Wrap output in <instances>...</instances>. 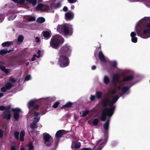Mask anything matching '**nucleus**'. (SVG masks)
<instances>
[{
	"label": "nucleus",
	"mask_w": 150,
	"mask_h": 150,
	"mask_svg": "<svg viewBox=\"0 0 150 150\" xmlns=\"http://www.w3.org/2000/svg\"><path fill=\"white\" fill-rule=\"evenodd\" d=\"M62 4L61 2H59L55 4L53 6V8L54 9H57L59 8L61 6Z\"/></svg>",
	"instance_id": "nucleus-29"
},
{
	"label": "nucleus",
	"mask_w": 150,
	"mask_h": 150,
	"mask_svg": "<svg viewBox=\"0 0 150 150\" xmlns=\"http://www.w3.org/2000/svg\"><path fill=\"white\" fill-rule=\"evenodd\" d=\"M4 96V94L3 93H0V98H1Z\"/></svg>",
	"instance_id": "nucleus-57"
},
{
	"label": "nucleus",
	"mask_w": 150,
	"mask_h": 150,
	"mask_svg": "<svg viewBox=\"0 0 150 150\" xmlns=\"http://www.w3.org/2000/svg\"><path fill=\"white\" fill-rule=\"evenodd\" d=\"M59 102H56L53 105V107L54 108H57V106H58V105H59Z\"/></svg>",
	"instance_id": "nucleus-46"
},
{
	"label": "nucleus",
	"mask_w": 150,
	"mask_h": 150,
	"mask_svg": "<svg viewBox=\"0 0 150 150\" xmlns=\"http://www.w3.org/2000/svg\"><path fill=\"white\" fill-rule=\"evenodd\" d=\"M19 133L18 132H16L14 133V137L16 139H19Z\"/></svg>",
	"instance_id": "nucleus-37"
},
{
	"label": "nucleus",
	"mask_w": 150,
	"mask_h": 150,
	"mask_svg": "<svg viewBox=\"0 0 150 150\" xmlns=\"http://www.w3.org/2000/svg\"><path fill=\"white\" fill-rule=\"evenodd\" d=\"M112 64L113 66L117 68V62L116 61H113L112 62Z\"/></svg>",
	"instance_id": "nucleus-41"
},
{
	"label": "nucleus",
	"mask_w": 150,
	"mask_h": 150,
	"mask_svg": "<svg viewBox=\"0 0 150 150\" xmlns=\"http://www.w3.org/2000/svg\"><path fill=\"white\" fill-rule=\"evenodd\" d=\"M56 99L54 96L47 97L45 99V100L48 103H51L54 101Z\"/></svg>",
	"instance_id": "nucleus-21"
},
{
	"label": "nucleus",
	"mask_w": 150,
	"mask_h": 150,
	"mask_svg": "<svg viewBox=\"0 0 150 150\" xmlns=\"http://www.w3.org/2000/svg\"><path fill=\"white\" fill-rule=\"evenodd\" d=\"M35 59V57L33 56V57L31 58V60L32 61H34Z\"/></svg>",
	"instance_id": "nucleus-58"
},
{
	"label": "nucleus",
	"mask_w": 150,
	"mask_h": 150,
	"mask_svg": "<svg viewBox=\"0 0 150 150\" xmlns=\"http://www.w3.org/2000/svg\"><path fill=\"white\" fill-rule=\"evenodd\" d=\"M110 79L109 77L107 75H105L103 79L104 83L106 84H108L110 82Z\"/></svg>",
	"instance_id": "nucleus-22"
},
{
	"label": "nucleus",
	"mask_w": 150,
	"mask_h": 150,
	"mask_svg": "<svg viewBox=\"0 0 150 150\" xmlns=\"http://www.w3.org/2000/svg\"><path fill=\"white\" fill-rule=\"evenodd\" d=\"M3 135V132L0 129V137H2Z\"/></svg>",
	"instance_id": "nucleus-52"
},
{
	"label": "nucleus",
	"mask_w": 150,
	"mask_h": 150,
	"mask_svg": "<svg viewBox=\"0 0 150 150\" xmlns=\"http://www.w3.org/2000/svg\"><path fill=\"white\" fill-rule=\"evenodd\" d=\"M57 30L60 33L67 36L71 35L73 32L72 25L68 24L58 25Z\"/></svg>",
	"instance_id": "nucleus-4"
},
{
	"label": "nucleus",
	"mask_w": 150,
	"mask_h": 150,
	"mask_svg": "<svg viewBox=\"0 0 150 150\" xmlns=\"http://www.w3.org/2000/svg\"><path fill=\"white\" fill-rule=\"evenodd\" d=\"M74 16L73 13L71 12H68L65 14L66 19L67 21H70L73 19Z\"/></svg>",
	"instance_id": "nucleus-14"
},
{
	"label": "nucleus",
	"mask_w": 150,
	"mask_h": 150,
	"mask_svg": "<svg viewBox=\"0 0 150 150\" xmlns=\"http://www.w3.org/2000/svg\"><path fill=\"white\" fill-rule=\"evenodd\" d=\"M4 63L2 61H0V69L3 71L6 74H8L10 70L9 69H6L5 67L1 65V64H4Z\"/></svg>",
	"instance_id": "nucleus-15"
},
{
	"label": "nucleus",
	"mask_w": 150,
	"mask_h": 150,
	"mask_svg": "<svg viewBox=\"0 0 150 150\" xmlns=\"http://www.w3.org/2000/svg\"><path fill=\"white\" fill-rule=\"evenodd\" d=\"M43 137L45 144L48 146L52 145L53 140L51 136L47 133H44Z\"/></svg>",
	"instance_id": "nucleus-9"
},
{
	"label": "nucleus",
	"mask_w": 150,
	"mask_h": 150,
	"mask_svg": "<svg viewBox=\"0 0 150 150\" xmlns=\"http://www.w3.org/2000/svg\"><path fill=\"white\" fill-rule=\"evenodd\" d=\"M15 2L19 3L20 4H23L25 2V0H12Z\"/></svg>",
	"instance_id": "nucleus-34"
},
{
	"label": "nucleus",
	"mask_w": 150,
	"mask_h": 150,
	"mask_svg": "<svg viewBox=\"0 0 150 150\" xmlns=\"http://www.w3.org/2000/svg\"><path fill=\"white\" fill-rule=\"evenodd\" d=\"M29 4H32L33 6H35L37 3L36 0H26ZM39 2H41L42 0H38Z\"/></svg>",
	"instance_id": "nucleus-25"
},
{
	"label": "nucleus",
	"mask_w": 150,
	"mask_h": 150,
	"mask_svg": "<svg viewBox=\"0 0 150 150\" xmlns=\"http://www.w3.org/2000/svg\"><path fill=\"white\" fill-rule=\"evenodd\" d=\"M81 146V143L79 142L74 143L72 144L71 147L72 149H78Z\"/></svg>",
	"instance_id": "nucleus-18"
},
{
	"label": "nucleus",
	"mask_w": 150,
	"mask_h": 150,
	"mask_svg": "<svg viewBox=\"0 0 150 150\" xmlns=\"http://www.w3.org/2000/svg\"><path fill=\"white\" fill-rule=\"evenodd\" d=\"M37 56L36 55V54H35L33 55V57H35V58L36 57H37Z\"/></svg>",
	"instance_id": "nucleus-63"
},
{
	"label": "nucleus",
	"mask_w": 150,
	"mask_h": 150,
	"mask_svg": "<svg viewBox=\"0 0 150 150\" xmlns=\"http://www.w3.org/2000/svg\"><path fill=\"white\" fill-rule=\"evenodd\" d=\"M96 96L95 95H91L90 97V99L91 101H94L95 100Z\"/></svg>",
	"instance_id": "nucleus-40"
},
{
	"label": "nucleus",
	"mask_w": 150,
	"mask_h": 150,
	"mask_svg": "<svg viewBox=\"0 0 150 150\" xmlns=\"http://www.w3.org/2000/svg\"><path fill=\"white\" fill-rule=\"evenodd\" d=\"M26 7L27 8H29V4H27L26 5Z\"/></svg>",
	"instance_id": "nucleus-61"
},
{
	"label": "nucleus",
	"mask_w": 150,
	"mask_h": 150,
	"mask_svg": "<svg viewBox=\"0 0 150 150\" xmlns=\"http://www.w3.org/2000/svg\"><path fill=\"white\" fill-rule=\"evenodd\" d=\"M29 64V62H27L26 63V66H28Z\"/></svg>",
	"instance_id": "nucleus-62"
},
{
	"label": "nucleus",
	"mask_w": 150,
	"mask_h": 150,
	"mask_svg": "<svg viewBox=\"0 0 150 150\" xmlns=\"http://www.w3.org/2000/svg\"><path fill=\"white\" fill-rule=\"evenodd\" d=\"M138 36L146 39L150 37V17H145L140 20L135 27Z\"/></svg>",
	"instance_id": "nucleus-2"
},
{
	"label": "nucleus",
	"mask_w": 150,
	"mask_h": 150,
	"mask_svg": "<svg viewBox=\"0 0 150 150\" xmlns=\"http://www.w3.org/2000/svg\"><path fill=\"white\" fill-rule=\"evenodd\" d=\"M98 122V120L97 119H94L93 122V123L95 125H97Z\"/></svg>",
	"instance_id": "nucleus-38"
},
{
	"label": "nucleus",
	"mask_w": 150,
	"mask_h": 150,
	"mask_svg": "<svg viewBox=\"0 0 150 150\" xmlns=\"http://www.w3.org/2000/svg\"><path fill=\"white\" fill-rule=\"evenodd\" d=\"M12 45V42L8 41L4 42L1 44V45L3 47H8Z\"/></svg>",
	"instance_id": "nucleus-23"
},
{
	"label": "nucleus",
	"mask_w": 150,
	"mask_h": 150,
	"mask_svg": "<svg viewBox=\"0 0 150 150\" xmlns=\"http://www.w3.org/2000/svg\"><path fill=\"white\" fill-rule=\"evenodd\" d=\"M72 47L69 44H65L60 48L57 55V63L60 67H65L69 65V58L70 56Z\"/></svg>",
	"instance_id": "nucleus-3"
},
{
	"label": "nucleus",
	"mask_w": 150,
	"mask_h": 150,
	"mask_svg": "<svg viewBox=\"0 0 150 150\" xmlns=\"http://www.w3.org/2000/svg\"><path fill=\"white\" fill-rule=\"evenodd\" d=\"M12 84L9 82L7 83L5 86H4L1 88V91L4 92H5L7 90L10 89L12 87Z\"/></svg>",
	"instance_id": "nucleus-11"
},
{
	"label": "nucleus",
	"mask_w": 150,
	"mask_h": 150,
	"mask_svg": "<svg viewBox=\"0 0 150 150\" xmlns=\"http://www.w3.org/2000/svg\"><path fill=\"white\" fill-rule=\"evenodd\" d=\"M31 79V76L30 75H27L25 77V79L26 81H28Z\"/></svg>",
	"instance_id": "nucleus-45"
},
{
	"label": "nucleus",
	"mask_w": 150,
	"mask_h": 150,
	"mask_svg": "<svg viewBox=\"0 0 150 150\" xmlns=\"http://www.w3.org/2000/svg\"><path fill=\"white\" fill-rule=\"evenodd\" d=\"M68 2L70 3H74L77 0H67Z\"/></svg>",
	"instance_id": "nucleus-48"
},
{
	"label": "nucleus",
	"mask_w": 150,
	"mask_h": 150,
	"mask_svg": "<svg viewBox=\"0 0 150 150\" xmlns=\"http://www.w3.org/2000/svg\"><path fill=\"white\" fill-rule=\"evenodd\" d=\"M30 134H33L34 133V132L33 131H31L29 133Z\"/></svg>",
	"instance_id": "nucleus-59"
},
{
	"label": "nucleus",
	"mask_w": 150,
	"mask_h": 150,
	"mask_svg": "<svg viewBox=\"0 0 150 150\" xmlns=\"http://www.w3.org/2000/svg\"><path fill=\"white\" fill-rule=\"evenodd\" d=\"M36 100L35 99H33L30 100L28 103V106L29 108L30 109V110L29 111L28 114L27 115V117L29 116V114L31 115L33 114V117H40V113L34 112L33 113L32 110L31 109L34 108L35 109L38 108L39 106L37 105L35 106L36 103Z\"/></svg>",
	"instance_id": "nucleus-6"
},
{
	"label": "nucleus",
	"mask_w": 150,
	"mask_h": 150,
	"mask_svg": "<svg viewBox=\"0 0 150 150\" xmlns=\"http://www.w3.org/2000/svg\"><path fill=\"white\" fill-rule=\"evenodd\" d=\"M98 57L100 60L101 62L105 63L106 62L107 60L101 51L99 52Z\"/></svg>",
	"instance_id": "nucleus-12"
},
{
	"label": "nucleus",
	"mask_w": 150,
	"mask_h": 150,
	"mask_svg": "<svg viewBox=\"0 0 150 150\" xmlns=\"http://www.w3.org/2000/svg\"><path fill=\"white\" fill-rule=\"evenodd\" d=\"M96 97L98 99H100L102 95V93L101 91H97L96 93Z\"/></svg>",
	"instance_id": "nucleus-28"
},
{
	"label": "nucleus",
	"mask_w": 150,
	"mask_h": 150,
	"mask_svg": "<svg viewBox=\"0 0 150 150\" xmlns=\"http://www.w3.org/2000/svg\"><path fill=\"white\" fill-rule=\"evenodd\" d=\"M110 123V120H107L106 122L104 124L103 128L107 132L109 128V125Z\"/></svg>",
	"instance_id": "nucleus-19"
},
{
	"label": "nucleus",
	"mask_w": 150,
	"mask_h": 150,
	"mask_svg": "<svg viewBox=\"0 0 150 150\" xmlns=\"http://www.w3.org/2000/svg\"><path fill=\"white\" fill-rule=\"evenodd\" d=\"M13 51V50H7L6 49H4L0 50V54H5L7 53H9Z\"/></svg>",
	"instance_id": "nucleus-20"
},
{
	"label": "nucleus",
	"mask_w": 150,
	"mask_h": 150,
	"mask_svg": "<svg viewBox=\"0 0 150 150\" xmlns=\"http://www.w3.org/2000/svg\"><path fill=\"white\" fill-rule=\"evenodd\" d=\"M25 135V131L24 130H22L20 134V140L21 141H24V137Z\"/></svg>",
	"instance_id": "nucleus-26"
},
{
	"label": "nucleus",
	"mask_w": 150,
	"mask_h": 150,
	"mask_svg": "<svg viewBox=\"0 0 150 150\" xmlns=\"http://www.w3.org/2000/svg\"><path fill=\"white\" fill-rule=\"evenodd\" d=\"M108 139L107 136H104L97 140L93 150H101L105 144Z\"/></svg>",
	"instance_id": "nucleus-7"
},
{
	"label": "nucleus",
	"mask_w": 150,
	"mask_h": 150,
	"mask_svg": "<svg viewBox=\"0 0 150 150\" xmlns=\"http://www.w3.org/2000/svg\"><path fill=\"white\" fill-rule=\"evenodd\" d=\"M40 118V117H33V122L36 123H37L39 121Z\"/></svg>",
	"instance_id": "nucleus-36"
},
{
	"label": "nucleus",
	"mask_w": 150,
	"mask_h": 150,
	"mask_svg": "<svg viewBox=\"0 0 150 150\" xmlns=\"http://www.w3.org/2000/svg\"><path fill=\"white\" fill-rule=\"evenodd\" d=\"M63 131L62 130H59L58 131L56 134V137L58 138H60L62 135Z\"/></svg>",
	"instance_id": "nucleus-24"
},
{
	"label": "nucleus",
	"mask_w": 150,
	"mask_h": 150,
	"mask_svg": "<svg viewBox=\"0 0 150 150\" xmlns=\"http://www.w3.org/2000/svg\"><path fill=\"white\" fill-rule=\"evenodd\" d=\"M96 68V67L95 66H93L91 67V69L92 70H94Z\"/></svg>",
	"instance_id": "nucleus-55"
},
{
	"label": "nucleus",
	"mask_w": 150,
	"mask_h": 150,
	"mask_svg": "<svg viewBox=\"0 0 150 150\" xmlns=\"http://www.w3.org/2000/svg\"><path fill=\"white\" fill-rule=\"evenodd\" d=\"M72 105V103L69 102L65 104L62 107H61V108H69Z\"/></svg>",
	"instance_id": "nucleus-31"
},
{
	"label": "nucleus",
	"mask_w": 150,
	"mask_h": 150,
	"mask_svg": "<svg viewBox=\"0 0 150 150\" xmlns=\"http://www.w3.org/2000/svg\"><path fill=\"white\" fill-rule=\"evenodd\" d=\"M90 112V111L88 110H83L82 111V115H81V116L84 117L86 116Z\"/></svg>",
	"instance_id": "nucleus-32"
},
{
	"label": "nucleus",
	"mask_w": 150,
	"mask_h": 150,
	"mask_svg": "<svg viewBox=\"0 0 150 150\" xmlns=\"http://www.w3.org/2000/svg\"><path fill=\"white\" fill-rule=\"evenodd\" d=\"M134 78L133 75L131 74L124 78L122 80H119V76L117 74H114L112 77V81L115 86L112 92L111 96L104 99L102 101L103 106L108 105L109 108H105L102 111L101 118L102 121H105L106 115L111 117L113 114L115 106L113 105L116 102L119 97L123 94L129 93L130 81Z\"/></svg>",
	"instance_id": "nucleus-1"
},
{
	"label": "nucleus",
	"mask_w": 150,
	"mask_h": 150,
	"mask_svg": "<svg viewBox=\"0 0 150 150\" xmlns=\"http://www.w3.org/2000/svg\"><path fill=\"white\" fill-rule=\"evenodd\" d=\"M2 17H3V18H1H1H0V20H1V22H2L4 20V18H5L4 15H2Z\"/></svg>",
	"instance_id": "nucleus-56"
},
{
	"label": "nucleus",
	"mask_w": 150,
	"mask_h": 150,
	"mask_svg": "<svg viewBox=\"0 0 150 150\" xmlns=\"http://www.w3.org/2000/svg\"><path fill=\"white\" fill-rule=\"evenodd\" d=\"M28 147L29 150H34V146L33 144H30L29 145Z\"/></svg>",
	"instance_id": "nucleus-44"
},
{
	"label": "nucleus",
	"mask_w": 150,
	"mask_h": 150,
	"mask_svg": "<svg viewBox=\"0 0 150 150\" xmlns=\"http://www.w3.org/2000/svg\"><path fill=\"white\" fill-rule=\"evenodd\" d=\"M35 41L37 42H39L40 41V38L38 37H36L35 38Z\"/></svg>",
	"instance_id": "nucleus-51"
},
{
	"label": "nucleus",
	"mask_w": 150,
	"mask_h": 150,
	"mask_svg": "<svg viewBox=\"0 0 150 150\" xmlns=\"http://www.w3.org/2000/svg\"><path fill=\"white\" fill-rule=\"evenodd\" d=\"M10 106H0V110H6L8 109H9L10 108Z\"/></svg>",
	"instance_id": "nucleus-33"
},
{
	"label": "nucleus",
	"mask_w": 150,
	"mask_h": 150,
	"mask_svg": "<svg viewBox=\"0 0 150 150\" xmlns=\"http://www.w3.org/2000/svg\"><path fill=\"white\" fill-rule=\"evenodd\" d=\"M43 34L44 38L45 39H48L51 37L50 32L48 31H43Z\"/></svg>",
	"instance_id": "nucleus-17"
},
{
	"label": "nucleus",
	"mask_w": 150,
	"mask_h": 150,
	"mask_svg": "<svg viewBox=\"0 0 150 150\" xmlns=\"http://www.w3.org/2000/svg\"><path fill=\"white\" fill-rule=\"evenodd\" d=\"M64 42V39L58 35H55L52 37L50 42V46L54 49H57L61 43Z\"/></svg>",
	"instance_id": "nucleus-5"
},
{
	"label": "nucleus",
	"mask_w": 150,
	"mask_h": 150,
	"mask_svg": "<svg viewBox=\"0 0 150 150\" xmlns=\"http://www.w3.org/2000/svg\"><path fill=\"white\" fill-rule=\"evenodd\" d=\"M81 150H93L90 148H84L82 149Z\"/></svg>",
	"instance_id": "nucleus-49"
},
{
	"label": "nucleus",
	"mask_w": 150,
	"mask_h": 150,
	"mask_svg": "<svg viewBox=\"0 0 150 150\" xmlns=\"http://www.w3.org/2000/svg\"><path fill=\"white\" fill-rule=\"evenodd\" d=\"M145 4L148 7H150V0H147Z\"/></svg>",
	"instance_id": "nucleus-43"
},
{
	"label": "nucleus",
	"mask_w": 150,
	"mask_h": 150,
	"mask_svg": "<svg viewBox=\"0 0 150 150\" xmlns=\"http://www.w3.org/2000/svg\"><path fill=\"white\" fill-rule=\"evenodd\" d=\"M11 150H16L15 147L14 146H12L11 148Z\"/></svg>",
	"instance_id": "nucleus-54"
},
{
	"label": "nucleus",
	"mask_w": 150,
	"mask_h": 150,
	"mask_svg": "<svg viewBox=\"0 0 150 150\" xmlns=\"http://www.w3.org/2000/svg\"><path fill=\"white\" fill-rule=\"evenodd\" d=\"M20 150H25L23 148H21L20 149Z\"/></svg>",
	"instance_id": "nucleus-64"
},
{
	"label": "nucleus",
	"mask_w": 150,
	"mask_h": 150,
	"mask_svg": "<svg viewBox=\"0 0 150 150\" xmlns=\"http://www.w3.org/2000/svg\"><path fill=\"white\" fill-rule=\"evenodd\" d=\"M41 52V51L40 50H39L37 52V54H38V55L37 56V57L38 58H39L40 57V53Z\"/></svg>",
	"instance_id": "nucleus-50"
},
{
	"label": "nucleus",
	"mask_w": 150,
	"mask_h": 150,
	"mask_svg": "<svg viewBox=\"0 0 150 150\" xmlns=\"http://www.w3.org/2000/svg\"><path fill=\"white\" fill-rule=\"evenodd\" d=\"M16 16L13 15L11 16L8 18V19L9 21H11L14 20L16 18Z\"/></svg>",
	"instance_id": "nucleus-39"
},
{
	"label": "nucleus",
	"mask_w": 150,
	"mask_h": 150,
	"mask_svg": "<svg viewBox=\"0 0 150 150\" xmlns=\"http://www.w3.org/2000/svg\"><path fill=\"white\" fill-rule=\"evenodd\" d=\"M12 111L13 112V117L15 119L17 120L20 116L19 113L21 112V109L19 108H13Z\"/></svg>",
	"instance_id": "nucleus-10"
},
{
	"label": "nucleus",
	"mask_w": 150,
	"mask_h": 150,
	"mask_svg": "<svg viewBox=\"0 0 150 150\" xmlns=\"http://www.w3.org/2000/svg\"><path fill=\"white\" fill-rule=\"evenodd\" d=\"M9 81H10L12 82L13 83H15L16 81L15 79L13 77H10Z\"/></svg>",
	"instance_id": "nucleus-47"
},
{
	"label": "nucleus",
	"mask_w": 150,
	"mask_h": 150,
	"mask_svg": "<svg viewBox=\"0 0 150 150\" xmlns=\"http://www.w3.org/2000/svg\"><path fill=\"white\" fill-rule=\"evenodd\" d=\"M67 9H68L67 8V7L66 6H64L63 9V10L64 11H67Z\"/></svg>",
	"instance_id": "nucleus-53"
},
{
	"label": "nucleus",
	"mask_w": 150,
	"mask_h": 150,
	"mask_svg": "<svg viewBox=\"0 0 150 150\" xmlns=\"http://www.w3.org/2000/svg\"><path fill=\"white\" fill-rule=\"evenodd\" d=\"M35 20V18L34 17H31L29 18L28 21H33Z\"/></svg>",
	"instance_id": "nucleus-42"
},
{
	"label": "nucleus",
	"mask_w": 150,
	"mask_h": 150,
	"mask_svg": "<svg viewBox=\"0 0 150 150\" xmlns=\"http://www.w3.org/2000/svg\"><path fill=\"white\" fill-rule=\"evenodd\" d=\"M23 37L22 35H20L18 36L17 40L18 42H23Z\"/></svg>",
	"instance_id": "nucleus-35"
},
{
	"label": "nucleus",
	"mask_w": 150,
	"mask_h": 150,
	"mask_svg": "<svg viewBox=\"0 0 150 150\" xmlns=\"http://www.w3.org/2000/svg\"><path fill=\"white\" fill-rule=\"evenodd\" d=\"M53 6H48L46 5H43L42 4H39L36 7L37 10H41L42 11H47L48 12L53 13L54 12Z\"/></svg>",
	"instance_id": "nucleus-8"
},
{
	"label": "nucleus",
	"mask_w": 150,
	"mask_h": 150,
	"mask_svg": "<svg viewBox=\"0 0 150 150\" xmlns=\"http://www.w3.org/2000/svg\"><path fill=\"white\" fill-rule=\"evenodd\" d=\"M30 127L31 128L33 129L34 128H37L38 126L37 123L33 122L31 123Z\"/></svg>",
	"instance_id": "nucleus-27"
},
{
	"label": "nucleus",
	"mask_w": 150,
	"mask_h": 150,
	"mask_svg": "<svg viewBox=\"0 0 150 150\" xmlns=\"http://www.w3.org/2000/svg\"><path fill=\"white\" fill-rule=\"evenodd\" d=\"M11 111L10 109L5 110L3 112V116L4 118L9 120L10 118Z\"/></svg>",
	"instance_id": "nucleus-13"
},
{
	"label": "nucleus",
	"mask_w": 150,
	"mask_h": 150,
	"mask_svg": "<svg viewBox=\"0 0 150 150\" xmlns=\"http://www.w3.org/2000/svg\"><path fill=\"white\" fill-rule=\"evenodd\" d=\"M129 1H134L135 2L137 1V0H128Z\"/></svg>",
	"instance_id": "nucleus-60"
},
{
	"label": "nucleus",
	"mask_w": 150,
	"mask_h": 150,
	"mask_svg": "<svg viewBox=\"0 0 150 150\" xmlns=\"http://www.w3.org/2000/svg\"><path fill=\"white\" fill-rule=\"evenodd\" d=\"M136 33L134 32H132L130 34L131 41L133 43H136L137 41V38L136 37Z\"/></svg>",
	"instance_id": "nucleus-16"
},
{
	"label": "nucleus",
	"mask_w": 150,
	"mask_h": 150,
	"mask_svg": "<svg viewBox=\"0 0 150 150\" xmlns=\"http://www.w3.org/2000/svg\"><path fill=\"white\" fill-rule=\"evenodd\" d=\"M37 22L39 23H42L45 21V18L43 17H39L37 20Z\"/></svg>",
	"instance_id": "nucleus-30"
}]
</instances>
